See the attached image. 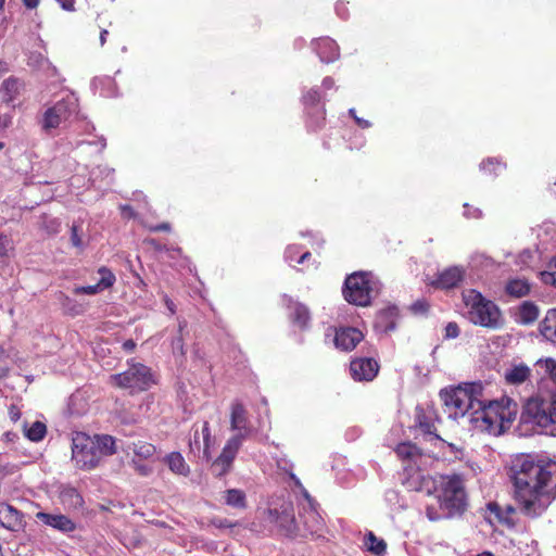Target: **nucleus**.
Returning a JSON list of instances; mask_svg holds the SVG:
<instances>
[{"label":"nucleus","instance_id":"6e6552de","mask_svg":"<svg viewBox=\"0 0 556 556\" xmlns=\"http://www.w3.org/2000/svg\"><path fill=\"white\" fill-rule=\"evenodd\" d=\"M78 100L71 93L55 102L54 105L47 109L41 119V127L46 132L58 128L63 122L67 121L77 112Z\"/></svg>","mask_w":556,"mask_h":556},{"label":"nucleus","instance_id":"de8ad7c7","mask_svg":"<svg viewBox=\"0 0 556 556\" xmlns=\"http://www.w3.org/2000/svg\"><path fill=\"white\" fill-rule=\"evenodd\" d=\"M71 242L73 247L79 250L84 249V242L79 235V226L77 225H73L71 228Z\"/></svg>","mask_w":556,"mask_h":556},{"label":"nucleus","instance_id":"bf43d9fd","mask_svg":"<svg viewBox=\"0 0 556 556\" xmlns=\"http://www.w3.org/2000/svg\"><path fill=\"white\" fill-rule=\"evenodd\" d=\"M503 508H504V516H507V522L506 523H509L510 522V516L516 513V507H514L510 504H507V505L503 506Z\"/></svg>","mask_w":556,"mask_h":556},{"label":"nucleus","instance_id":"423d86ee","mask_svg":"<svg viewBox=\"0 0 556 556\" xmlns=\"http://www.w3.org/2000/svg\"><path fill=\"white\" fill-rule=\"evenodd\" d=\"M464 302L468 307V319L478 326L498 329L503 326L502 313L498 306L485 299L480 292L469 290L464 293Z\"/></svg>","mask_w":556,"mask_h":556},{"label":"nucleus","instance_id":"0eeeda50","mask_svg":"<svg viewBox=\"0 0 556 556\" xmlns=\"http://www.w3.org/2000/svg\"><path fill=\"white\" fill-rule=\"evenodd\" d=\"M110 380L117 388L129 390L130 394L147 391L156 383L151 368L134 361L128 362L125 371L111 375Z\"/></svg>","mask_w":556,"mask_h":556},{"label":"nucleus","instance_id":"e2e57ef3","mask_svg":"<svg viewBox=\"0 0 556 556\" xmlns=\"http://www.w3.org/2000/svg\"><path fill=\"white\" fill-rule=\"evenodd\" d=\"M413 309L415 312H426L427 309V304L425 302H416L414 305H413Z\"/></svg>","mask_w":556,"mask_h":556},{"label":"nucleus","instance_id":"6e6d98bb","mask_svg":"<svg viewBox=\"0 0 556 556\" xmlns=\"http://www.w3.org/2000/svg\"><path fill=\"white\" fill-rule=\"evenodd\" d=\"M150 230L153 232L170 231V225L168 223H161L159 225L150 227Z\"/></svg>","mask_w":556,"mask_h":556},{"label":"nucleus","instance_id":"2eb2a0df","mask_svg":"<svg viewBox=\"0 0 556 556\" xmlns=\"http://www.w3.org/2000/svg\"><path fill=\"white\" fill-rule=\"evenodd\" d=\"M230 429L232 431L247 434H250L252 431V427L248 418V412L240 402H233L231 404Z\"/></svg>","mask_w":556,"mask_h":556},{"label":"nucleus","instance_id":"c756f323","mask_svg":"<svg viewBox=\"0 0 556 556\" xmlns=\"http://www.w3.org/2000/svg\"><path fill=\"white\" fill-rule=\"evenodd\" d=\"M233 460L235 458L222 452L220 455L212 464L213 473L216 477H223L230 470Z\"/></svg>","mask_w":556,"mask_h":556},{"label":"nucleus","instance_id":"f8f14e48","mask_svg":"<svg viewBox=\"0 0 556 556\" xmlns=\"http://www.w3.org/2000/svg\"><path fill=\"white\" fill-rule=\"evenodd\" d=\"M350 371L356 381H371L378 375L379 364L374 358H355L351 362Z\"/></svg>","mask_w":556,"mask_h":556},{"label":"nucleus","instance_id":"a878e982","mask_svg":"<svg viewBox=\"0 0 556 556\" xmlns=\"http://www.w3.org/2000/svg\"><path fill=\"white\" fill-rule=\"evenodd\" d=\"M539 317V308L532 302H523L518 311V320L521 324H532Z\"/></svg>","mask_w":556,"mask_h":556},{"label":"nucleus","instance_id":"a211bd4d","mask_svg":"<svg viewBox=\"0 0 556 556\" xmlns=\"http://www.w3.org/2000/svg\"><path fill=\"white\" fill-rule=\"evenodd\" d=\"M465 270L460 266H452L439 274L433 285L441 289H452L463 280Z\"/></svg>","mask_w":556,"mask_h":556},{"label":"nucleus","instance_id":"c03bdc74","mask_svg":"<svg viewBox=\"0 0 556 556\" xmlns=\"http://www.w3.org/2000/svg\"><path fill=\"white\" fill-rule=\"evenodd\" d=\"M13 250V241L8 235H0V257L9 256Z\"/></svg>","mask_w":556,"mask_h":556},{"label":"nucleus","instance_id":"473e14b6","mask_svg":"<svg viewBox=\"0 0 556 556\" xmlns=\"http://www.w3.org/2000/svg\"><path fill=\"white\" fill-rule=\"evenodd\" d=\"M541 332L556 340V309L548 311L545 319L541 323Z\"/></svg>","mask_w":556,"mask_h":556},{"label":"nucleus","instance_id":"49530a36","mask_svg":"<svg viewBox=\"0 0 556 556\" xmlns=\"http://www.w3.org/2000/svg\"><path fill=\"white\" fill-rule=\"evenodd\" d=\"M488 509L495 515L501 522H507V516H504V508L496 502L488 504Z\"/></svg>","mask_w":556,"mask_h":556},{"label":"nucleus","instance_id":"5701e85b","mask_svg":"<svg viewBox=\"0 0 556 556\" xmlns=\"http://www.w3.org/2000/svg\"><path fill=\"white\" fill-rule=\"evenodd\" d=\"M530 283L526 279L515 278L506 282L505 291L509 296L519 299L529 294Z\"/></svg>","mask_w":556,"mask_h":556},{"label":"nucleus","instance_id":"338daca9","mask_svg":"<svg viewBox=\"0 0 556 556\" xmlns=\"http://www.w3.org/2000/svg\"><path fill=\"white\" fill-rule=\"evenodd\" d=\"M109 35V31L106 29H102L101 33H100V43L101 46H104V43L106 42V37Z\"/></svg>","mask_w":556,"mask_h":556},{"label":"nucleus","instance_id":"e433bc0d","mask_svg":"<svg viewBox=\"0 0 556 556\" xmlns=\"http://www.w3.org/2000/svg\"><path fill=\"white\" fill-rule=\"evenodd\" d=\"M303 103L305 109L324 108V105L320 104V94L315 88L309 89L303 94Z\"/></svg>","mask_w":556,"mask_h":556},{"label":"nucleus","instance_id":"58836bf2","mask_svg":"<svg viewBox=\"0 0 556 556\" xmlns=\"http://www.w3.org/2000/svg\"><path fill=\"white\" fill-rule=\"evenodd\" d=\"M187 327V321L185 319L178 320V332L179 334L173 339L172 341V349L174 353H179L181 355L185 354L184 351V339H182V330Z\"/></svg>","mask_w":556,"mask_h":556},{"label":"nucleus","instance_id":"bb28decb","mask_svg":"<svg viewBox=\"0 0 556 556\" xmlns=\"http://www.w3.org/2000/svg\"><path fill=\"white\" fill-rule=\"evenodd\" d=\"M530 374V369L525 365H518L505 372V379L510 384H519L525 382Z\"/></svg>","mask_w":556,"mask_h":556},{"label":"nucleus","instance_id":"f03ea898","mask_svg":"<svg viewBox=\"0 0 556 556\" xmlns=\"http://www.w3.org/2000/svg\"><path fill=\"white\" fill-rule=\"evenodd\" d=\"M508 475L514 498L526 516H540L556 498V462L520 455L511 462Z\"/></svg>","mask_w":556,"mask_h":556},{"label":"nucleus","instance_id":"5fc2aeb1","mask_svg":"<svg viewBox=\"0 0 556 556\" xmlns=\"http://www.w3.org/2000/svg\"><path fill=\"white\" fill-rule=\"evenodd\" d=\"M135 470L139 472L141 476H148L151 472V468L143 464H137L134 462Z\"/></svg>","mask_w":556,"mask_h":556},{"label":"nucleus","instance_id":"4c0bfd02","mask_svg":"<svg viewBox=\"0 0 556 556\" xmlns=\"http://www.w3.org/2000/svg\"><path fill=\"white\" fill-rule=\"evenodd\" d=\"M535 366L556 382V361L553 358L540 359L536 362Z\"/></svg>","mask_w":556,"mask_h":556},{"label":"nucleus","instance_id":"09e8293b","mask_svg":"<svg viewBox=\"0 0 556 556\" xmlns=\"http://www.w3.org/2000/svg\"><path fill=\"white\" fill-rule=\"evenodd\" d=\"M103 291L100 286L98 283L96 285H92V286H83V287H76L74 288V293L75 294H89V295H93V294H97L99 292Z\"/></svg>","mask_w":556,"mask_h":556},{"label":"nucleus","instance_id":"c9c22d12","mask_svg":"<svg viewBox=\"0 0 556 556\" xmlns=\"http://www.w3.org/2000/svg\"><path fill=\"white\" fill-rule=\"evenodd\" d=\"M98 274L100 275V280L97 283L102 290L111 288L116 281L115 275L105 266L100 267Z\"/></svg>","mask_w":556,"mask_h":556},{"label":"nucleus","instance_id":"a18cd8bd","mask_svg":"<svg viewBox=\"0 0 556 556\" xmlns=\"http://www.w3.org/2000/svg\"><path fill=\"white\" fill-rule=\"evenodd\" d=\"M202 434H203V442H204L203 456L206 458V460H208L211 458V454L208 451L210 450L211 431H210V426H208L207 421H205L203 424Z\"/></svg>","mask_w":556,"mask_h":556},{"label":"nucleus","instance_id":"680f3d73","mask_svg":"<svg viewBox=\"0 0 556 556\" xmlns=\"http://www.w3.org/2000/svg\"><path fill=\"white\" fill-rule=\"evenodd\" d=\"M40 0H23V4L27 9H36L39 4Z\"/></svg>","mask_w":556,"mask_h":556},{"label":"nucleus","instance_id":"69168bd1","mask_svg":"<svg viewBox=\"0 0 556 556\" xmlns=\"http://www.w3.org/2000/svg\"><path fill=\"white\" fill-rule=\"evenodd\" d=\"M355 122L358 126L363 127V128H368L370 126V123L368 121H365L363 118H359V117H355Z\"/></svg>","mask_w":556,"mask_h":556},{"label":"nucleus","instance_id":"a19ab883","mask_svg":"<svg viewBox=\"0 0 556 556\" xmlns=\"http://www.w3.org/2000/svg\"><path fill=\"white\" fill-rule=\"evenodd\" d=\"M418 426L425 434L434 435L435 439H440V437L435 433L437 429L434 424L425 415L418 416Z\"/></svg>","mask_w":556,"mask_h":556},{"label":"nucleus","instance_id":"f704fd0d","mask_svg":"<svg viewBox=\"0 0 556 556\" xmlns=\"http://www.w3.org/2000/svg\"><path fill=\"white\" fill-rule=\"evenodd\" d=\"M365 545L369 552L378 556L382 555L387 548L386 542L377 538L372 532H368L365 536Z\"/></svg>","mask_w":556,"mask_h":556},{"label":"nucleus","instance_id":"dca6fc26","mask_svg":"<svg viewBox=\"0 0 556 556\" xmlns=\"http://www.w3.org/2000/svg\"><path fill=\"white\" fill-rule=\"evenodd\" d=\"M36 518L45 525L64 533L72 532L76 528L75 523L68 517L62 514L54 515L39 511L36 514Z\"/></svg>","mask_w":556,"mask_h":556},{"label":"nucleus","instance_id":"ea45409f","mask_svg":"<svg viewBox=\"0 0 556 556\" xmlns=\"http://www.w3.org/2000/svg\"><path fill=\"white\" fill-rule=\"evenodd\" d=\"M134 453L142 458H149L155 453L154 445L146 442H139L134 444Z\"/></svg>","mask_w":556,"mask_h":556},{"label":"nucleus","instance_id":"f257e3e1","mask_svg":"<svg viewBox=\"0 0 556 556\" xmlns=\"http://www.w3.org/2000/svg\"><path fill=\"white\" fill-rule=\"evenodd\" d=\"M482 393V383L472 382L464 387L442 389L440 399L450 418H467L473 430L501 434L516 418L517 403L506 396L486 403Z\"/></svg>","mask_w":556,"mask_h":556},{"label":"nucleus","instance_id":"4d7b16f0","mask_svg":"<svg viewBox=\"0 0 556 556\" xmlns=\"http://www.w3.org/2000/svg\"><path fill=\"white\" fill-rule=\"evenodd\" d=\"M214 525L218 528H232L236 526V523H232L228 519H217L214 520Z\"/></svg>","mask_w":556,"mask_h":556},{"label":"nucleus","instance_id":"b1692460","mask_svg":"<svg viewBox=\"0 0 556 556\" xmlns=\"http://www.w3.org/2000/svg\"><path fill=\"white\" fill-rule=\"evenodd\" d=\"M305 110L307 113V127L313 131H317L323 128L326 121L325 108H311Z\"/></svg>","mask_w":556,"mask_h":556},{"label":"nucleus","instance_id":"774afa93","mask_svg":"<svg viewBox=\"0 0 556 556\" xmlns=\"http://www.w3.org/2000/svg\"><path fill=\"white\" fill-rule=\"evenodd\" d=\"M165 304L172 314L175 313V304L168 298L165 299Z\"/></svg>","mask_w":556,"mask_h":556},{"label":"nucleus","instance_id":"aec40b11","mask_svg":"<svg viewBox=\"0 0 556 556\" xmlns=\"http://www.w3.org/2000/svg\"><path fill=\"white\" fill-rule=\"evenodd\" d=\"M61 503L68 509L77 510L84 505L81 494L73 486H64L60 492Z\"/></svg>","mask_w":556,"mask_h":556},{"label":"nucleus","instance_id":"79ce46f5","mask_svg":"<svg viewBox=\"0 0 556 556\" xmlns=\"http://www.w3.org/2000/svg\"><path fill=\"white\" fill-rule=\"evenodd\" d=\"M20 87V83L15 78H8L2 83V89L8 97L7 100H13L14 96L17 93Z\"/></svg>","mask_w":556,"mask_h":556},{"label":"nucleus","instance_id":"c85d7f7f","mask_svg":"<svg viewBox=\"0 0 556 556\" xmlns=\"http://www.w3.org/2000/svg\"><path fill=\"white\" fill-rule=\"evenodd\" d=\"M62 309L71 316H77L85 312V306L64 293L59 296Z\"/></svg>","mask_w":556,"mask_h":556},{"label":"nucleus","instance_id":"20e7f679","mask_svg":"<svg viewBox=\"0 0 556 556\" xmlns=\"http://www.w3.org/2000/svg\"><path fill=\"white\" fill-rule=\"evenodd\" d=\"M517 431L521 437L535 433L556 435V395L549 399L530 397L526 401Z\"/></svg>","mask_w":556,"mask_h":556},{"label":"nucleus","instance_id":"603ef678","mask_svg":"<svg viewBox=\"0 0 556 556\" xmlns=\"http://www.w3.org/2000/svg\"><path fill=\"white\" fill-rule=\"evenodd\" d=\"M542 281L547 285H553L556 287V269H551L549 271H543L541 274Z\"/></svg>","mask_w":556,"mask_h":556},{"label":"nucleus","instance_id":"f3484780","mask_svg":"<svg viewBox=\"0 0 556 556\" xmlns=\"http://www.w3.org/2000/svg\"><path fill=\"white\" fill-rule=\"evenodd\" d=\"M314 49L316 50L319 59L324 63H330L336 61L340 53H339V46L337 42L329 38V37H323L313 42Z\"/></svg>","mask_w":556,"mask_h":556},{"label":"nucleus","instance_id":"39448f33","mask_svg":"<svg viewBox=\"0 0 556 556\" xmlns=\"http://www.w3.org/2000/svg\"><path fill=\"white\" fill-rule=\"evenodd\" d=\"M380 281L371 273L355 271L345 278L342 293L349 303L368 306L380 293Z\"/></svg>","mask_w":556,"mask_h":556},{"label":"nucleus","instance_id":"72a5a7b5","mask_svg":"<svg viewBox=\"0 0 556 556\" xmlns=\"http://www.w3.org/2000/svg\"><path fill=\"white\" fill-rule=\"evenodd\" d=\"M395 453L401 459H414L421 455L419 447L410 442L400 443Z\"/></svg>","mask_w":556,"mask_h":556},{"label":"nucleus","instance_id":"2f4dec72","mask_svg":"<svg viewBox=\"0 0 556 556\" xmlns=\"http://www.w3.org/2000/svg\"><path fill=\"white\" fill-rule=\"evenodd\" d=\"M248 435L249 434L247 433L237 432L227 441L222 452L227 454L228 456H231L232 458H236L239 448L241 447L244 439L248 438Z\"/></svg>","mask_w":556,"mask_h":556},{"label":"nucleus","instance_id":"412c9836","mask_svg":"<svg viewBox=\"0 0 556 556\" xmlns=\"http://www.w3.org/2000/svg\"><path fill=\"white\" fill-rule=\"evenodd\" d=\"M290 313H289V316H290V319L291 321L299 326L300 328H305L308 323H309V319H311V316H309V311L308 308L303 305L302 303H292L290 305Z\"/></svg>","mask_w":556,"mask_h":556},{"label":"nucleus","instance_id":"1a4fd4ad","mask_svg":"<svg viewBox=\"0 0 556 556\" xmlns=\"http://www.w3.org/2000/svg\"><path fill=\"white\" fill-rule=\"evenodd\" d=\"M72 455L81 469L94 468L100 462L94 441L84 433H77L73 438Z\"/></svg>","mask_w":556,"mask_h":556},{"label":"nucleus","instance_id":"13d9d810","mask_svg":"<svg viewBox=\"0 0 556 556\" xmlns=\"http://www.w3.org/2000/svg\"><path fill=\"white\" fill-rule=\"evenodd\" d=\"M56 1L60 3L62 9H64L66 11H74L75 0H56Z\"/></svg>","mask_w":556,"mask_h":556},{"label":"nucleus","instance_id":"7ed1b4c3","mask_svg":"<svg viewBox=\"0 0 556 556\" xmlns=\"http://www.w3.org/2000/svg\"><path fill=\"white\" fill-rule=\"evenodd\" d=\"M434 492L439 508L432 505L427 506L426 514L430 520L453 518L466 510L467 493L459 475L441 476L435 481Z\"/></svg>","mask_w":556,"mask_h":556},{"label":"nucleus","instance_id":"37998d69","mask_svg":"<svg viewBox=\"0 0 556 556\" xmlns=\"http://www.w3.org/2000/svg\"><path fill=\"white\" fill-rule=\"evenodd\" d=\"M504 167V165L496 159L489 157L486 161H483L480 164L481 170H484L489 174H495L497 175V170H501Z\"/></svg>","mask_w":556,"mask_h":556},{"label":"nucleus","instance_id":"052dcab7","mask_svg":"<svg viewBox=\"0 0 556 556\" xmlns=\"http://www.w3.org/2000/svg\"><path fill=\"white\" fill-rule=\"evenodd\" d=\"M135 349H136V342L132 339L126 340L123 343V350L126 351L127 353L134 352Z\"/></svg>","mask_w":556,"mask_h":556},{"label":"nucleus","instance_id":"4be33fe9","mask_svg":"<svg viewBox=\"0 0 556 556\" xmlns=\"http://www.w3.org/2000/svg\"><path fill=\"white\" fill-rule=\"evenodd\" d=\"M168 468L176 475L187 477L190 473V467L179 452H172L165 457Z\"/></svg>","mask_w":556,"mask_h":556},{"label":"nucleus","instance_id":"3c124183","mask_svg":"<svg viewBox=\"0 0 556 556\" xmlns=\"http://www.w3.org/2000/svg\"><path fill=\"white\" fill-rule=\"evenodd\" d=\"M464 208H465L464 215L467 218H481L482 217V211L480 208L471 207L467 203L464 204Z\"/></svg>","mask_w":556,"mask_h":556},{"label":"nucleus","instance_id":"cd10ccee","mask_svg":"<svg viewBox=\"0 0 556 556\" xmlns=\"http://www.w3.org/2000/svg\"><path fill=\"white\" fill-rule=\"evenodd\" d=\"M225 503L233 508L243 509L247 506L245 494L239 489H229L225 492Z\"/></svg>","mask_w":556,"mask_h":556},{"label":"nucleus","instance_id":"4468645a","mask_svg":"<svg viewBox=\"0 0 556 556\" xmlns=\"http://www.w3.org/2000/svg\"><path fill=\"white\" fill-rule=\"evenodd\" d=\"M364 336L357 328L348 327L337 330L334 344L342 351H352L363 340Z\"/></svg>","mask_w":556,"mask_h":556},{"label":"nucleus","instance_id":"ddd939ff","mask_svg":"<svg viewBox=\"0 0 556 556\" xmlns=\"http://www.w3.org/2000/svg\"><path fill=\"white\" fill-rule=\"evenodd\" d=\"M1 514H0V526L16 532L24 528L25 521H24V515L22 511L16 509L14 506L3 503L0 506Z\"/></svg>","mask_w":556,"mask_h":556},{"label":"nucleus","instance_id":"7c9ffc66","mask_svg":"<svg viewBox=\"0 0 556 556\" xmlns=\"http://www.w3.org/2000/svg\"><path fill=\"white\" fill-rule=\"evenodd\" d=\"M24 433L33 442H39L41 441L46 433H47V427L41 421H35L31 424L30 427L27 428L26 424L24 425Z\"/></svg>","mask_w":556,"mask_h":556},{"label":"nucleus","instance_id":"6ab92c4d","mask_svg":"<svg viewBox=\"0 0 556 556\" xmlns=\"http://www.w3.org/2000/svg\"><path fill=\"white\" fill-rule=\"evenodd\" d=\"M399 317V309L396 306H389L381 309L376 318L375 326L383 332L393 331L396 328V319Z\"/></svg>","mask_w":556,"mask_h":556},{"label":"nucleus","instance_id":"9d476101","mask_svg":"<svg viewBox=\"0 0 556 556\" xmlns=\"http://www.w3.org/2000/svg\"><path fill=\"white\" fill-rule=\"evenodd\" d=\"M299 506V517L306 531L311 534L319 533L323 530L324 521L318 513V503L308 494L307 491H303V496L300 500Z\"/></svg>","mask_w":556,"mask_h":556},{"label":"nucleus","instance_id":"864d4df0","mask_svg":"<svg viewBox=\"0 0 556 556\" xmlns=\"http://www.w3.org/2000/svg\"><path fill=\"white\" fill-rule=\"evenodd\" d=\"M9 417L13 422H16L21 418V410L16 405L9 407Z\"/></svg>","mask_w":556,"mask_h":556},{"label":"nucleus","instance_id":"0e129e2a","mask_svg":"<svg viewBox=\"0 0 556 556\" xmlns=\"http://www.w3.org/2000/svg\"><path fill=\"white\" fill-rule=\"evenodd\" d=\"M334 85V80L331 77H326L323 80V87L326 89L332 88Z\"/></svg>","mask_w":556,"mask_h":556},{"label":"nucleus","instance_id":"393cba45","mask_svg":"<svg viewBox=\"0 0 556 556\" xmlns=\"http://www.w3.org/2000/svg\"><path fill=\"white\" fill-rule=\"evenodd\" d=\"M96 448L99 451V458L102 456L113 455L116 452L115 439L109 434L96 437Z\"/></svg>","mask_w":556,"mask_h":556},{"label":"nucleus","instance_id":"8fccbe9b","mask_svg":"<svg viewBox=\"0 0 556 556\" xmlns=\"http://www.w3.org/2000/svg\"><path fill=\"white\" fill-rule=\"evenodd\" d=\"M444 338L445 339H455L459 336V327L456 323L451 321L444 328Z\"/></svg>","mask_w":556,"mask_h":556},{"label":"nucleus","instance_id":"9b49d317","mask_svg":"<svg viewBox=\"0 0 556 556\" xmlns=\"http://www.w3.org/2000/svg\"><path fill=\"white\" fill-rule=\"evenodd\" d=\"M270 522L276 523L286 535H295L299 528L291 502L282 501L279 506L268 509Z\"/></svg>","mask_w":556,"mask_h":556}]
</instances>
